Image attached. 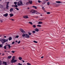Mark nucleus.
I'll return each mask as SVG.
<instances>
[{"label": "nucleus", "mask_w": 65, "mask_h": 65, "mask_svg": "<svg viewBox=\"0 0 65 65\" xmlns=\"http://www.w3.org/2000/svg\"><path fill=\"white\" fill-rule=\"evenodd\" d=\"M23 37H25L26 38H29L30 36H29L27 34H24L22 35Z\"/></svg>", "instance_id": "nucleus-1"}, {"label": "nucleus", "mask_w": 65, "mask_h": 65, "mask_svg": "<svg viewBox=\"0 0 65 65\" xmlns=\"http://www.w3.org/2000/svg\"><path fill=\"white\" fill-rule=\"evenodd\" d=\"M14 58H15V56H14L13 57L12 59L11 62V63H15L17 61V60H14Z\"/></svg>", "instance_id": "nucleus-2"}, {"label": "nucleus", "mask_w": 65, "mask_h": 65, "mask_svg": "<svg viewBox=\"0 0 65 65\" xmlns=\"http://www.w3.org/2000/svg\"><path fill=\"white\" fill-rule=\"evenodd\" d=\"M23 3H22V1H20L18 3L17 5L18 6H22V5H23Z\"/></svg>", "instance_id": "nucleus-3"}, {"label": "nucleus", "mask_w": 65, "mask_h": 65, "mask_svg": "<svg viewBox=\"0 0 65 65\" xmlns=\"http://www.w3.org/2000/svg\"><path fill=\"white\" fill-rule=\"evenodd\" d=\"M30 12L32 13H35V12H37V11L34 10L32 9L30 11Z\"/></svg>", "instance_id": "nucleus-4"}, {"label": "nucleus", "mask_w": 65, "mask_h": 65, "mask_svg": "<svg viewBox=\"0 0 65 65\" xmlns=\"http://www.w3.org/2000/svg\"><path fill=\"white\" fill-rule=\"evenodd\" d=\"M20 30L22 33H25V31L23 29L21 28L20 29Z\"/></svg>", "instance_id": "nucleus-5"}, {"label": "nucleus", "mask_w": 65, "mask_h": 65, "mask_svg": "<svg viewBox=\"0 0 65 65\" xmlns=\"http://www.w3.org/2000/svg\"><path fill=\"white\" fill-rule=\"evenodd\" d=\"M9 2H7L6 7V8H7V9H8V7H9L8 6V4H9Z\"/></svg>", "instance_id": "nucleus-6"}, {"label": "nucleus", "mask_w": 65, "mask_h": 65, "mask_svg": "<svg viewBox=\"0 0 65 65\" xmlns=\"http://www.w3.org/2000/svg\"><path fill=\"white\" fill-rule=\"evenodd\" d=\"M23 17L25 19H28L29 17H28V15H26L24 16Z\"/></svg>", "instance_id": "nucleus-7"}, {"label": "nucleus", "mask_w": 65, "mask_h": 65, "mask_svg": "<svg viewBox=\"0 0 65 65\" xmlns=\"http://www.w3.org/2000/svg\"><path fill=\"white\" fill-rule=\"evenodd\" d=\"M8 13H6L4 14L3 16H4V17H7V16H8Z\"/></svg>", "instance_id": "nucleus-8"}, {"label": "nucleus", "mask_w": 65, "mask_h": 65, "mask_svg": "<svg viewBox=\"0 0 65 65\" xmlns=\"http://www.w3.org/2000/svg\"><path fill=\"white\" fill-rule=\"evenodd\" d=\"M56 3H61V1H56Z\"/></svg>", "instance_id": "nucleus-9"}, {"label": "nucleus", "mask_w": 65, "mask_h": 65, "mask_svg": "<svg viewBox=\"0 0 65 65\" xmlns=\"http://www.w3.org/2000/svg\"><path fill=\"white\" fill-rule=\"evenodd\" d=\"M1 42L2 43H5L4 39H2L1 40Z\"/></svg>", "instance_id": "nucleus-10"}, {"label": "nucleus", "mask_w": 65, "mask_h": 65, "mask_svg": "<svg viewBox=\"0 0 65 65\" xmlns=\"http://www.w3.org/2000/svg\"><path fill=\"white\" fill-rule=\"evenodd\" d=\"M9 15L10 16V17H13V16L14 15L13 14H10Z\"/></svg>", "instance_id": "nucleus-11"}, {"label": "nucleus", "mask_w": 65, "mask_h": 65, "mask_svg": "<svg viewBox=\"0 0 65 65\" xmlns=\"http://www.w3.org/2000/svg\"><path fill=\"white\" fill-rule=\"evenodd\" d=\"M12 7H17V5H12Z\"/></svg>", "instance_id": "nucleus-12"}, {"label": "nucleus", "mask_w": 65, "mask_h": 65, "mask_svg": "<svg viewBox=\"0 0 65 65\" xmlns=\"http://www.w3.org/2000/svg\"><path fill=\"white\" fill-rule=\"evenodd\" d=\"M35 31L37 32H38V31H39V29L38 28H36V29H35Z\"/></svg>", "instance_id": "nucleus-13"}, {"label": "nucleus", "mask_w": 65, "mask_h": 65, "mask_svg": "<svg viewBox=\"0 0 65 65\" xmlns=\"http://www.w3.org/2000/svg\"><path fill=\"white\" fill-rule=\"evenodd\" d=\"M29 3L30 4H32V1H29Z\"/></svg>", "instance_id": "nucleus-14"}, {"label": "nucleus", "mask_w": 65, "mask_h": 65, "mask_svg": "<svg viewBox=\"0 0 65 65\" xmlns=\"http://www.w3.org/2000/svg\"><path fill=\"white\" fill-rule=\"evenodd\" d=\"M43 22L40 21L38 23V24H42Z\"/></svg>", "instance_id": "nucleus-15"}, {"label": "nucleus", "mask_w": 65, "mask_h": 65, "mask_svg": "<svg viewBox=\"0 0 65 65\" xmlns=\"http://www.w3.org/2000/svg\"><path fill=\"white\" fill-rule=\"evenodd\" d=\"M3 63L5 64V65H7V63L6 62H3Z\"/></svg>", "instance_id": "nucleus-16"}, {"label": "nucleus", "mask_w": 65, "mask_h": 65, "mask_svg": "<svg viewBox=\"0 0 65 65\" xmlns=\"http://www.w3.org/2000/svg\"><path fill=\"white\" fill-rule=\"evenodd\" d=\"M4 42H6V41H8V39H7V40L4 39Z\"/></svg>", "instance_id": "nucleus-17"}, {"label": "nucleus", "mask_w": 65, "mask_h": 65, "mask_svg": "<svg viewBox=\"0 0 65 65\" xmlns=\"http://www.w3.org/2000/svg\"><path fill=\"white\" fill-rule=\"evenodd\" d=\"M12 57V56H8V59H10Z\"/></svg>", "instance_id": "nucleus-18"}, {"label": "nucleus", "mask_w": 65, "mask_h": 65, "mask_svg": "<svg viewBox=\"0 0 65 65\" xmlns=\"http://www.w3.org/2000/svg\"><path fill=\"white\" fill-rule=\"evenodd\" d=\"M13 8H11L10 10V12H11V11H13Z\"/></svg>", "instance_id": "nucleus-19"}, {"label": "nucleus", "mask_w": 65, "mask_h": 65, "mask_svg": "<svg viewBox=\"0 0 65 65\" xmlns=\"http://www.w3.org/2000/svg\"><path fill=\"white\" fill-rule=\"evenodd\" d=\"M32 7H33L34 8H35V9H37V8L35 6H32Z\"/></svg>", "instance_id": "nucleus-20"}, {"label": "nucleus", "mask_w": 65, "mask_h": 65, "mask_svg": "<svg viewBox=\"0 0 65 65\" xmlns=\"http://www.w3.org/2000/svg\"><path fill=\"white\" fill-rule=\"evenodd\" d=\"M11 39H12V38H11V37H10L9 38V40H11Z\"/></svg>", "instance_id": "nucleus-21"}, {"label": "nucleus", "mask_w": 65, "mask_h": 65, "mask_svg": "<svg viewBox=\"0 0 65 65\" xmlns=\"http://www.w3.org/2000/svg\"><path fill=\"white\" fill-rule=\"evenodd\" d=\"M22 58L20 57L19 58V60H22Z\"/></svg>", "instance_id": "nucleus-22"}, {"label": "nucleus", "mask_w": 65, "mask_h": 65, "mask_svg": "<svg viewBox=\"0 0 65 65\" xmlns=\"http://www.w3.org/2000/svg\"><path fill=\"white\" fill-rule=\"evenodd\" d=\"M37 27H41V26L40 25H37Z\"/></svg>", "instance_id": "nucleus-23"}, {"label": "nucleus", "mask_w": 65, "mask_h": 65, "mask_svg": "<svg viewBox=\"0 0 65 65\" xmlns=\"http://www.w3.org/2000/svg\"><path fill=\"white\" fill-rule=\"evenodd\" d=\"M28 23H29V24H31V25H32L33 24V23H32V22H28Z\"/></svg>", "instance_id": "nucleus-24"}, {"label": "nucleus", "mask_w": 65, "mask_h": 65, "mask_svg": "<svg viewBox=\"0 0 65 65\" xmlns=\"http://www.w3.org/2000/svg\"><path fill=\"white\" fill-rule=\"evenodd\" d=\"M27 64L28 65H31V63H29V62H28L27 63Z\"/></svg>", "instance_id": "nucleus-25"}, {"label": "nucleus", "mask_w": 65, "mask_h": 65, "mask_svg": "<svg viewBox=\"0 0 65 65\" xmlns=\"http://www.w3.org/2000/svg\"><path fill=\"white\" fill-rule=\"evenodd\" d=\"M33 42L34 43H37V42L35 41H34Z\"/></svg>", "instance_id": "nucleus-26"}, {"label": "nucleus", "mask_w": 65, "mask_h": 65, "mask_svg": "<svg viewBox=\"0 0 65 65\" xmlns=\"http://www.w3.org/2000/svg\"><path fill=\"white\" fill-rule=\"evenodd\" d=\"M8 46L9 48H10V45H7Z\"/></svg>", "instance_id": "nucleus-27"}, {"label": "nucleus", "mask_w": 65, "mask_h": 65, "mask_svg": "<svg viewBox=\"0 0 65 65\" xmlns=\"http://www.w3.org/2000/svg\"><path fill=\"white\" fill-rule=\"evenodd\" d=\"M29 4V2H28L27 3H26V5H28V4Z\"/></svg>", "instance_id": "nucleus-28"}, {"label": "nucleus", "mask_w": 65, "mask_h": 65, "mask_svg": "<svg viewBox=\"0 0 65 65\" xmlns=\"http://www.w3.org/2000/svg\"><path fill=\"white\" fill-rule=\"evenodd\" d=\"M32 26L34 28H36V25H34Z\"/></svg>", "instance_id": "nucleus-29"}, {"label": "nucleus", "mask_w": 65, "mask_h": 65, "mask_svg": "<svg viewBox=\"0 0 65 65\" xmlns=\"http://www.w3.org/2000/svg\"><path fill=\"white\" fill-rule=\"evenodd\" d=\"M2 47V44H0V47Z\"/></svg>", "instance_id": "nucleus-30"}, {"label": "nucleus", "mask_w": 65, "mask_h": 65, "mask_svg": "<svg viewBox=\"0 0 65 65\" xmlns=\"http://www.w3.org/2000/svg\"><path fill=\"white\" fill-rule=\"evenodd\" d=\"M4 48H5V49H6V46H5L4 47Z\"/></svg>", "instance_id": "nucleus-31"}, {"label": "nucleus", "mask_w": 65, "mask_h": 65, "mask_svg": "<svg viewBox=\"0 0 65 65\" xmlns=\"http://www.w3.org/2000/svg\"><path fill=\"white\" fill-rule=\"evenodd\" d=\"M37 13H36V14H40V13H39V12H37Z\"/></svg>", "instance_id": "nucleus-32"}, {"label": "nucleus", "mask_w": 65, "mask_h": 65, "mask_svg": "<svg viewBox=\"0 0 65 65\" xmlns=\"http://www.w3.org/2000/svg\"><path fill=\"white\" fill-rule=\"evenodd\" d=\"M47 14H50V12H47Z\"/></svg>", "instance_id": "nucleus-33"}, {"label": "nucleus", "mask_w": 65, "mask_h": 65, "mask_svg": "<svg viewBox=\"0 0 65 65\" xmlns=\"http://www.w3.org/2000/svg\"><path fill=\"white\" fill-rule=\"evenodd\" d=\"M47 4L48 5H49V4H50V3L49 2H47Z\"/></svg>", "instance_id": "nucleus-34"}, {"label": "nucleus", "mask_w": 65, "mask_h": 65, "mask_svg": "<svg viewBox=\"0 0 65 65\" xmlns=\"http://www.w3.org/2000/svg\"><path fill=\"white\" fill-rule=\"evenodd\" d=\"M0 7L1 8H2L3 7V6L2 5H0Z\"/></svg>", "instance_id": "nucleus-35"}, {"label": "nucleus", "mask_w": 65, "mask_h": 65, "mask_svg": "<svg viewBox=\"0 0 65 65\" xmlns=\"http://www.w3.org/2000/svg\"><path fill=\"white\" fill-rule=\"evenodd\" d=\"M10 20H11L12 21H14V19H10Z\"/></svg>", "instance_id": "nucleus-36"}, {"label": "nucleus", "mask_w": 65, "mask_h": 65, "mask_svg": "<svg viewBox=\"0 0 65 65\" xmlns=\"http://www.w3.org/2000/svg\"><path fill=\"white\" fill-rule=\"evenodd\" d=\"M42 8L43 10H44V7H42Z\"/></svg>", "instance_id": "nucleus-37"}, {"label": "nucleus", "mask_w": 65, "mask_h": 65, "mask_svg": "<svg viewBox=\"0 0 65 65\" xmlns=\"http://www.w3.org/2000/svg\"><path fill=\"white\" fill-rule=\"evenodd\" d=\"M20 42H21V41H19V42H18V44H19V43H20Z\"/></svg>", "instance_id": "nucleus-38"}, {"label": "nucleus", "mask_w": 65, "mask_h": 65, "mask_svg": "<svg viewBox=\"0 0 65 65\" xmlns=\"http://www.w3.org/2000/svg\"><path fill=\"white\" fill-rule=\"evenodd\" d=\"M1 64H2V62L0 61V65H1Z\"/></svg>", "instance_id": "nucleus-39"}, {"label": "nucleus", "mask_w": 65, "mask_h": 65, "mask_svg": "<svg viewBox=\"0 0 65 65\" xmlns=\"http://www.w3.org/2000/svg\"><path fill=\"white\" fill-rule=\"evenodd\" d=\"M18 64L19 65H22V64H21L20 63H18Z\"/></svg>", "instance_id": "nucleus-40"}, {"label": "nucleus", "mask_w": 65, "mask_h": 65, "mask_svg": "<svg viewBox=\"0 0 65 65\" xmlns=\"http://www.w3.org/2000/svg\"><path fill=\"white\" fill-rule=\"evenodd\" d=\"M11 52L12 53H14L15 52L14 51H11Z\"/></svg>", "instance_id": "nucleus-41"}, {"label": "nucleus", "mask_w": 65, "mask_h": 65, "mask_svg": "<svg viewBox=\"0 0 65 65\" xmlns=\"http://www.w3.org/2000/svg\"><path fill=\"white\" fill-rule=\"evenodd\" d=\"M28 34L29 35H31V33H29Z\"/></svg>", "instance_id": "nucleus-42"}, {"label": "nucleus", "mask_w": 65, "mask_h": 65, "mask_svg": "<svg viewBox=\"0 0 65 65\" xmlns=\"http://www.w3.org/2000/svg\"><path fill=\"white\" fill-rule=\"evenodd\" d=\"M32 33H35V31H32Z\"/></svg>", "instance_id": "nucleus-43"}, {"label": "nucleus", "mask_w": 65, "mask_h": 65, "mask_svg": "<svg viewBox=\"0 0 65 65\" xmlns=\"http://www.w3.org/2000/svg\"><path fill=\"white\" fill-rule=\"evenodd\" d=\"M14 4H15V5H16V4H17V2H14Z\"/></svg>", "instance_id": "nucleus-44"}, {"label": "nucleus", "mask_w": 65, "mask_h": 65, "mask_svg": "<svg viewBox=\"0 0 65 65\" xmlns=\"http://www.w3.org/2000/svg\"><path fill=\"white\" fill-rule=\"evenodd\" d=\"M38 2H39V3H40V2H41V1H38Z\"/></svg>", "instance_id": "nucleus-45"}, {"label": "nucleus", "mask_w": 65, "mask_h": 65, "mask_svg": "<svg viewBox=\"0 0 65 65\" xmlns=\"http://www.w3.org/2000/svg\"><path fill=\"white\" fill-rule=\"evenodd\" d=\"M12 44H14V42H12Z\"/></svg>", "instance_id": "nucleus-46"}, {"label": "nucleus", "mask_w": 65, "mask_h": 65, "mask_svg": "<svg viewBox=\"0 0 65 65\" xmlns=\"http://www.w3.org/2000/svg\"><path fill=\"white\" fill-rule=\"evenodd\" d=\"M22 61H23V63H24V62H25V61L24 60H22Z\"/></svg>", "instance_id": "nucleus-47"}, {"label": "nucleus", "mask_w": 65, "mask_h": 65, "mask_svg": "<svg viewBox=\"0 0 65 65\" xmlns=\"http://www.w3.org/2000/svg\"><path fill=\"white\" fill-rule=\"evenodd\" d=\"M0 22H3V21H2V20H1L0 21Z\"/></svg>", "instance_id": "nucleus-48"}, {"label": "nucleus", "mask_w": 65, "mask_h": 65, "mask_svg": "<svg viewBox=\"0 0 65 65\" xmlns=\"http://www.w3.org/2000/svg\"><path fill=\"white\" fill-rule=\"evenodd\" d=\"M19 37V36H17V38H18Z\"/></svg>", "instance_id": "nucleus-49"}, {"label": "nucleus", "mask_w": 65, "mask_h": 65, "mask_svg": "<svg viewBox=\"0 0 65 65\" xmlns=\"http://www.w3.org/2000/svg\"><path fill=\"white\" fill-rule=\"evenodd\" d=\"M35 18H38V16H36V17H35Z\"/></svg>", "instance_id": "nucleus-50"}, {"label": "nucleus", "mask_w": 65, "mask_h": 65, "mask_svg": "<svg viewBox=\"0 0 65 65\" xmlns=\"http://www.w3.org/2000/svg\"><path fill=\"white\" fill-rule=\"evenodd\" d=\"M41 59H43V56H42L41 57Z\"/></svg>", "instance_id": "nucleus-51"}, {"label": "nucleus", "mask_w": 65, "mask_h": 65, "mask_svg": "<svg viewBox=\"0 0 65 65\" xmlns=\"http://www.w3.org/2000/svg\"><path fill=\"white\" fill-rule=\"evenodd\" d=\"M17 10H19V9H18V8H17Z\"/></svg>", "instance_id": "nucleus-52"}, {"label": "nucleus", "mask_w": 65, "mask_h": 65, "mask_svg": "<svg viewBox=\"0 0 65 65\" xmlns=\"http://www.w3.org/2000/svg\"><path fill=\"white\" fill-rule=\"evenodd\" d=\"M4 37L5 38H6V36H4Z\"/></svg>", "instance_id": "nucleus-53"}, {"label": "nucleus", "mask_w": 65, "mask_h": 65, "mask_svg": "<svg viewBox=\"0 0 65 65\" xmlns=\"http://www.w3.org/2000/svg\"><path fill=\"white\" fill-rule=\"evenodd\" d=\"M3 55H4V54H3Z\"/></svg>", "instance_id": "nucleus-54"}, {"label": "nucleus", "mask_w": 65, "mask_h": 65, "mask_svg": "<svg viewBox=\"0 0 65 65\" xmlns=\"http://www.w3.org/2000/svg\"><path fill=\"white\" fill-rule=\"evenodd\" d=\"M27 9H29V8H27Z\"/></svg>", "instance_id": "nucleus-55"}, {"label": "nucleus", "mask_w": 65, "mask_h": 65, "mask_svg": "<svg viewBox=\"0 0 65 65\" xmlns=\"http://www.w3.org/2000/svg\"><path fill=\"white\" fill-rule=\"evenodd\" d=\"M47 1H48V0H46Z\"/></svg>", "instance_id": "nucleus-56"}, {"label": "nucleus", "mask_w": 65, "mask_h": 65, "mask_svg": "<svg viewBox=\"0 0 65 65\" xmlns=\"http://www.w3.org/2000/svg\"><path fill=\"white\" fill-rule=\"evenodd\" d=\"M1 53H0V55H1Z\"/></svg>", "instance_id": "nucleus-57"}, {"label": "nucleus", "mask_w": 65, "mask_h": 65, "mask_svg": "<svg viewBox=\"0 0 65 65\" xmlns=\"http://www.w3.org/2000/svg\"><path fill=\"white\" fill-rule=\"evenodd\" d=\"M1 41V40L0 39V41Z\"/></svg>", "instance_id": "nucleus-58"}, {"label": "nucleus", "mask_w": 65, "mask_h": 65, "mask_svg": "<svg viewBox=\"0 0 65 65\" xmlns=\"http://www.w3.org/2000/svg\"><path fill=\"white\" fill-rule=\"evenodd\" d=\"M40 15H41V16H42V14H41Z\"/></svg>", "instance_id": "nucleus-59"}, {"label": "nucleus", "mask_w": 65, "mask_h": 65, "mask_svg": "<svg viewBox=\"0 0 65 65\" xmlns=\"http://www.w3.org/2000/svg\"><path fill=\"white\" fill-rule=\"evenodd\" d=\"M18 7V5H17V7Z\"/></svg>", "instance_id": "nucleus-60"}, {"label": "nucleus", "mask_w": 65, "mask_h": 65, "mask_svg": "<svg viewBox=\"0 0 65 65\" xmlns=\"http://www.w3.org/2000/svg\"><path fill=\"white\" fill-rule=\"evenodd\" d=\"M25 64H23V65H25Z\"/></svg>", "instance_id": "nucleus-61"}, {"label": "nucleus", "mask_w": 65, "mask_h": 65, "mask_svg": "<svg viewBox=\"0 0 65 65\" xmlns=\"http://www.w3.org/2000/svg\"><path fill=\"white\" fill-rule=\"evenodd\" d=\"M61 43L62 44H63L62 43Z\"/></svg>", "instance_id": "nucleus-62"}, {"label": "nucleus", "mask_w": 65, "mask_h": 65, "mask_svg": "<svg viewBox=\"0 0 65 65\" xmlns=\"http://www.w3.org/2000/svg\"><path fill=\"white\" fill-rule=\"evenodd\" d=\"M1 36H0V37H1Z\"/></svg>", "instance_id": "nucleus-63"}, {"label": "nucleus", "mask_w": 65, "mask_h": 65, "mask_svg": "<svg viewBox=\"0 0 65 65\" xmlns=\"http://www.w3.org/2000/svg\"><path fill=\"white\" fill-rule=\"evenodd\" d=\"M16 37V38H17V37Z\"/></svg>", "instance_id": "nucleus-64"}]
</instances>
